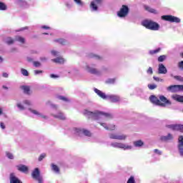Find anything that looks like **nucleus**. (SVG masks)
Returning <instances> with one entry per match:
<instances>
[{"instance_id": "1", "label": "nucleus", "mask_w": 183, "mask_h": 183, "mask_svg": "<svg viewBox=\"0 0 183 183\" xmlns=\"http://www.w3.org/2000/svg\"><path fill=\"white\" fill-rule=\"evenodd\" d=\"M84 115H86L89 118L97 121L99 124H100V125L104 127V129H110V131H114V129H115V125L112 124L107 126V124L104 123L105 121H108V119H111V118H112V114L109 113H105L98 110L94 112L85 110Z\"/></svg>"}, {"instance_id": "2", "label": "nucleus", "mask_w": 183, "mask_h": 183, "mask_svg": "<svg viewBox=\"0 0 183 183\" xmlns=\"http://www.w3.org/2000/svg\"><path fill=\"white\" fill-rule=\"evenodd\" d=\"M24 105H26L27 107H24V105H22L21 103H18L17 104V108H19V109H20V111H24V109H27L29 111V112H31V114H33L34 115H36L37 117H39V118H43L44 119H46L48 118V117H46L45 114L40 113L39 112H38V110L34 109L29 107H32V102L29 100H25L24 102Z\"/></svg>"}, {"instance_id": "3", "label": "nucleus", "mask_w": 183, "mask_h": 183, "mask_svg": "<svg viewBox=\"0 0 183 183\" xmlns=\"http://www.w3.org/2000/svg\"><path fill=\"white\" fill-rule=\"evenodd\" d=\"M94 92L100 97L102 99H107V101H110V102H119L121 101V98L118 95L114 94H105V93L102 92L101 90L98 89H94Z\"/></svg>"}, {"instance_id": "4", "label": "nucleus", "mask_w": 183, "mask_h": 183, "mask_svg": "<svg viewBox=\"0 0 183 183\" xmlns=\"http://www.w3.org/2000/svg\"><path fill=\"white\" fill-rule=\"evenodd\" d=\"M142 25L150 31H159V24L152 20H144L142 22Z\"/></svg>"}, {"instance_id": "5", "label": "nucleus", "mask_w": 183, "mask_h": 183, "mask_svg": "<svg viewBox=\"0 0 183 183\" xmlns=\"http://www.w3.org/2000/svg\"><path fill=\"white\" fill-rule=\"evenodd\" d=\"M110 146L112 147L113 148H119V149H124V151L132 149V146L118 142H112L110 144Z\"/></svg>"}, {"instance_id": "6", "label": "nucleus", "mask_w": 183, "mask_h": 183, "mask_svg": "<svg viewBox=\"0 0 183 183\" xmlns=\"http://www.w3.org/2000/svg\"><path fill=\"white\" fill-rule=\"evenodd\" d=\"M33 179L37 181L38 183H44V178L41 176V172L38 167L35 168L31 172Z\"/></svg>"}, {"instance_id": "7", "label": "nucleus", "mask_w": 183, "mask_h": 183, "mask_svg": "<svg viewBox=\"0 0 183 183\" xmlns=\"http://www.w3.org/2000/svg\"><path fill=\"white\" fill-rule=\"evenodd\" d=\"M73 131L74 133L79 137H82V135H85V137H91L92 135L91 132L86 129L74 128Z\"/></svg>"}, {"instance_id": "8", "label": "nucleus", "mask_w": 183, "mask_h": 183, "mask_svg": "<svg viewBox=\"0 0 183 183\" xmlns=\"http://www.w3.org/2000/svg\"><path fill=\"white\" fill-rule=\"evenodd\" d=\"M162 19H163V21H167L168 22L174 24H179L181 22V19L172 15L162 16Z\"/></svg>"}, {"instance_id": "9", "label": "nucleus", "mask_w": 183, "mask_h": 183, "mask_svg": "<svg viewBox=\"0 0 183 183\" xmlns=\"http://www.w3.org/2000/svg\"><path fill=\"white\" fill-rule=\"evenodd\" d=\"M129 14V8L127 5H122L120 10L117 12L119 18H125Z\"/></svg>"}, {"instance_id": "10", "label": "nucleus", "mask_w": 183, "mask_h": 183, "mask_svg": "<svg viewBox=\"0 0 183 183\" xmlns=\"http://www.w3.org/2000/svg\"><path fill=\"white\" fill-rule=\"evenodd\" d=\"M109 137L110 139H117L118 141H125L128 136L124 134H116V133H111L109 134Z\"/></svg>"}, {"instance_id": "11", "label": "nucleus", "mask_w": 183, "mask_h": 183, "mask_svg": "<svg viewBox=\"0 0 183 183\" xmlns=\"http://www.w3.org/2000/svg\"><path fill=\"white\" fill-rule=\"evenodd\" d=\"M86 71L94 75H101V71L95 69V64L87 65L85 67Z\"/></svg>"}, {"instance_id": "12", "label": "nucleus", "mask_w": 183, "mask_h": 183, "mask_svg": "<svg viewBox=\"0 0 183 183\" xmlns=\"http://www.w3.org/2000/svg\"><path fill=\"white\" fill-rule=\"evenodd\" d=\"M101 4V0H94L90 3V9L92 12H97L98 11V5Z\"/></svg>"}, {"instance_id": "13", "label": "nucleus", "mask_w": 183, "mask_h": 183, "mask_svg": "<svg viewBox=\"0 0 183 183\" xmlns=\"http://www.w3.org/2000/svg\"><path fill=\"white\" fill-rule=\"evenodd\" d=\"M167 128L172 129L173 131H179L183 132V125L182 124H168L167 125Z\"/></svg>"}, {"instance_id": "14", "label": "nucleus", "mask_w": 183, "mask_h": 183, "mask_svg": "<svg viewBox=\"0 0 183 183\" xmlns=\"http://www.w3.org/2000/svg\"><path fill=\"white\" fill-rule=\"evenodd\" d=\"M150 101L152 104H154V105H159V107H165V104H162L159 99L154 95L150 97Z\"/></svg>"}, {"instance_id": "15", "label": "nucleus", "mask_w": 183, "mask_h": 183, "mask_svg": "<svg viewBox=\"0 0 183 183\" xmlns=\"http://www.w3.org/2000/svg\"><path fill=\"white\" fill-rule=\"evenodd\" d=\"M51 117H54V118H56L57 119H61V121L66 119V117H65V114L61 112H57L56 114L52 113Z\"/></svg>"}, {"instance_id": "16", "label": "nucleus", "mask_w": 183, "mask_h": 183, "mask_svg": "<svg viewBox=\"0 0 183 183\" xmlns=\"http://www.w3.org/2000/svg\"><path fill=\"white\" fill-rule=\"evenodd\" d=\"M10 183H22L19 178L16 177L15 174L11 173L9 176Z\"/></svg>"}, {"instance_id": "17", "label": "nucleus", "mask_w": 183, "mask_h": 183, "mask_svg": "<svg viewBox=\"0 0 183 183\" xmlns=\"http://www.w3.org/2000/svg\"><path fill=\"white\" fill-rule=\"evenodd\" d=\"M168 72L167 67L163 64H159L158 67V74H165Z\"/></svg>"}, {"instance_id": "18", "label": "nucleus", "mask_w": 183, "mask_h": 183, "mask_svg": "<svg viewBox=\"0 0 183 183\" xmlns=\"http://www.w3.org/2000/svg\"><path fill=\"white\" fill-rule=\"evenodd\" d=\"M174 137L171 134H168L167 136H162L160 137V141L162 142H167V141H172Z\"/></svg>"}, {"instance_id": "19", "label": "nucleus", "mask_w": 183, "mask_h": 183, "mask_svg": "<svg viewBox=\"0 0 183 183\" xmlns=\"http://www.w3.org/2000/svg\"><path fill=\"white\" fill-rule=\"evenodd\" d=\"M169 92H178L179 91V85H172L167 88Z\"/></svg>"}, {"instance_id": "20", "label": "nucleus", "mask_w": 183, "mask_h": 183, "mask_svg": "<svg viewBox=\"0 0 183 183\" xmlns=\"http://www.w3.org/2000/svg\"><path fill=\"white\" fill-rule=\"evenodd\" d=\"M159 100H160V102H163L162 104H164V107L166 105H171V101L168 100V99H167V97H165L164 96L160 95L159 96Z\"/></svg>"}, {"instance_id": "21", "label": "nucleus", "mask_w": 183, "mask_h": 183, "mask_svg": "<svg viewBox=\"0 0 183 183\" xmlns=\"http://www.w3.org/2000/svg\"><path fill=\"white\" fill-rule=\"evenodd\" d=\"M18 171H20V172H28V167H26L24 164H19L16 166Z\"/></svg>"}, {"instance_id": "22", "label": "nucleus", "mask_w": 183, "mask_h": 183, "mask_svg": "<svg viewBox=\"0 0 183 183\" xmlns=\"http://www.w3.org/2000/svg\"><path fill=\"white\" fill-rule=\"evenodd\" d=\"M144 9L148 12H150V14H154V15H158V14H159V12L155 10V9H152L149 6H144Z\"/></svg>"}, {"instance_id": "23", "label": "nucleus", "mask_w": 183, "mask_h": 183, "mask_svg": "<svg viewBox=\"0 0 183 183\" xmlns=\"http://www.w3.org/2000/svg\"><path fill=\"white\" fill-rule=\"evenodd\" d=\"M172 99L177 102H183V96L181 95L173 94L172 95Z\"/></svg>"}, {"instance_id": "24", "label": "nucleus", "mask_w": 183, "mask_h": 183, "mask_svg": "<svg viewBox=\"0 0 183 183\" xmlns=\"http://www.w3.org/2000/svg\"><path fill=\"white\" fill-rule=\"evenodd\" d=\"M51 61L56 64H64V62H65V59H64L62 57H57L56 59H51Z\"/></svg>"}, {"instance_id": "25", "label": "nucleus", "mask_w": 183, "mask_h": 183, "mask_svg": "<svg viewBox=\"0 0 183 183\" xmlns=\"http://www.w3.org/2000/svg\"><path fill=\"white\" fill-rule=\"evenodd\" d=\"M51 169L55 172V174H59V167L54 164H51Z\"/></svg>"}, {"instance_id": "26", "label": "nucleus", "mask_w": 183, "mask_h": 183, "mask_svg": "<svg viewBox=\"0 0 183 183\" xmlns=\"http://www.w3.org/2000/svg\"><path fill=\"white\" fill-rule=\"evenodd\" d=\"M4 41L8 45H12L15 42V40L11 37H6Z\"/></svg>"}, {"instance_id": "27", "label": "nucleus", "mask_w": 183, "mask_h": 183, "mask_svg": "<svg viewBox=\"0 0 183 183\" xmlns=\"http://www.w3.org/2000/svg\"><path fill=\"white\" fill-rule=\"evenodd\" d=\"M15 41L20 42V44H25V39H24V37H21L20 36H16Z\"/></svg>"}, {"instance_id": "28", "label": "nucleus", "mask_w": 183, "mask_h": 183, "mask_svg": "<svg viewBox=\"0 0 183 183\" xmlns=\"http://www.w3.org/2000/svg\"><path fill=\"white\" fill-rule=\"evenodd\" d=\"M21 89L24 91V94H29L30 89L29 86H21Z\"/></svg>"}, {"instance_id": "29", "label": "nucleus", "mask_w": 183, "mask_h": 183, "mask_svg": "<svg viewBox=\"0 0 183 183\" xmlns=\"http://www.w3.org/2000/svg\"><path fill=\"white\" fill-rule=\"evenodd\" d=\"M6 9H8L6 4L0 1V11H6Z\"/></svg>"}, {"instance_id": "30", "label": "nucleus", "mask_w": 183, "mask_h": 183, "mask_svg": "<svg viewBox=\"0 0 183 183\" xmlns=\"http://www.w3.org/2000/svg\"><path fill=\"white\" fill-rule=\"evenodd\" d=\"M160 51H161V48H158V49H156L154 50H150L149 51V54L150 55H155V54H158V52H160Z\"/></svg>"}, {"instance_id": "31", "label": "nucleus", "mask_w": 183, "mask_h": 183, "mask_svg": "<svg viewBox=\"0 0 183 183\" xmlns=\"http://www.w3.org/2000/svg\"><path fill=\"white\" fill-rule=\"evenodd\" d=\"M134 147H142L144 145V142L141 140H138L134 142Z\"/></svg>"}, {"instance_id": "32", "label": "nucleus", "mask_w": 183, "mask_h": 183, "mask_svg": "<svg viewBox=\"0 0 183 183\" xmlns=\"http://www.w3.org/2000/svg\"><path fill=\"white\" fill-rule=\"evenodd\" d=\"M56 42H59V44H61V45H66V40L64 39H59L57 40H55Z\"/></svg>"}, {"instance_id": "33", "label": "nucleus", "mask_w": 183, "mask_h": 183, "mask_svg": "<svg viewBox=\"0 0 183 183\" xmlns=\"http://www.w3.org/2000/svg\"><path fill=\"white\" fill-rule=\"evenodd\" d=\"M21 73L22 74V75H24V76H28L29 75V73L28 72V70H26L25 69H21Z\"/></svg>"}, {"instance_id": "34", "label": "nucleus", "mask_w": 183, "mask_h": 183, "mask_svg": "<svg viewBox=\"0 0 183 183\" xmlns=\"http://www.w3.org/2000/svg\"><path fill=\"white\" fill-rule=\"evenodd\" d=\"M58 99H60L61 101H64V102H68L69 99L64 96H59L57 97Z\"/></svg>"}, {"instance_id": "35", "label": "nucleus", "mask_w": 183, "mask_h": 183, "mask_svg": "<svg viewBox=\"0 0 183 183\" xmlns=\"http://www.w3.org/2000/svg\"><path fill=\"white\" fill-rule=\"evenodd\" d=\"M165 59H167V56H165V55H162L158 57L159 62H164V61H165Z\"/></svg>"}, {"instance_id": "36", "label": "nucleus", "mask_w": 183, "mask_h": 183, "mask_svg": "<svg viewBox=\"0 0 183 183\" xmlns=\"http://www.w3.org/2000/svg\"><path fill=\"white\" fill-rule=\"evenodd\" d=\"M127 183H137L135 182V177H134V176H131Z\"/></svg>"}, {"instance_id": "37", "label": "nucleus", "mask_w": 183, "mask_h": 183, "mask_svg": "<svg viewBox=\"0 0 183 183\" xmlns=\"http://www.w3.org/2000/svg\"><path fill=\"white\" fill-rule=\"evenodd\" d=\"M75 4L79 5V6H84V2L81 0H74Z\"/></svg>"}, {"instance_id": "38", "label": "nucleus", "mask_w": 183, "mask_h": 183, "mask_svg": "<svg viewBox=\"0 0 183 183\" xmlns=\"http://www.w3.org/2000/svg\"><path fill=\"white\" fill-rule=\"evenodd\" d=\"M178 149L181 157H183V146L179 144Z\"/></svg>"}, {"instance_id": "39", "label": "nucleus", "mask_w": 183, "mask_h": 183, "mask_svg": "<svg viewBox=\"0 0 183 183\" xmlns=\"http://www.w3.org/2000/svg\"><path fill=\"white\" fill-rule=\"evenodd\" d=\"M116 79H108L106 81V84H115Z\"/></svg>"}, {"instance_id": "40", "label": "nucleus", "mask_w": 183, "mask_h": 183, "mask_svg": "<svg viewBox=\"0 0 183 183\" xmlns=\"http://www.w3.org/2000/svg\"><path fill=\"white\" fill-rule=\"evenodd\" d=\"M173 78L177 81H181L182 82H183V77L181 76H174Z\"/></svg>"}, {"instance_id": "41", "label": "nucleus", "mask_w": 183, "mask_h": 183, "mask_svg": "<svg viewBox=\"0 0 183 183\" xmlns=\"http://www.w3.org/2000/svg\"><path fill=\"white\" fill-rule=\"evenodd\" d=\"M148 88H149V89H151V90H152V89H156V88H157V84H148Z\"/></svg>"}, {"instance_id": "42", "label": "nucleus", "mask_w": 183, "mask_h": 183, "mask_svg": "<svg viewBox=\"0 0 183 183\" xmlns=\"http://www.w3.org/2000/svg\"><path fill=\"white\" fill-rule=\"evenodd\" d=\"M178 141H179V145L183 146V136H179Z\"/></svg>"}, {"instance_id": "43", "label": "nucleus", "mask_w": 183, "mask_h": 183, "mask_svg": "<svg viewBox=\"0 0 183 183\" xmlns=\"http://www.w3.org/2000/svg\"><path fill=\"white\" fill-rule=\"evenodd\" d=\"M6 157L9 159H14V154L12 153L6 152Z\"/></svg>"}, {"instance_id": "44", "label": "nucleus", "mask_w": 183, "mask_h": 183, "mask_svg": "<svg viewBox=\"0 0 183 183\" xmlns=\"http://www.w3.org/2000/svg\"><path fill=\"white\" fill-rule=\"evenodd\" d=\"M51 55H53L54 56H59V52L53 50L51 51Z\"/></svg>"}, {"instance_id": "45", "label": "nucleus", "mask_w": 183, "mask_h": 183, "mask_svg": "<svg viewBox=\"0 0 183 183\" xmlns=\"http://www.w3.org/2000/svg\"><path fill=\"white\" fill-rule=\"evenodd\" d=\"M147 72V74H149V75H152V74H154V71L152 70V67H149Z\"/></svg>"}, {"instance_id": "46", "label": "nucleus", "mask_w": 183, "mask_h": 183, "mask_svg": "<svg viewBox=\"0 0 183 183\" xmlns=\"http://www.w3.org/2000/svg\"><path fill=\"white\" fill-rule=\"evenodd\" d=\"M45 157H46V154H41L39 157V161L41 162L42 161V159H44V158H45Z\"/></svg>"}, {"instance_id": "47", "label": "nucleus", "mask_w": 183, "mask_h": 183, "mask_svg": "<svg viewBox=\"0 0 183 183\" xmlns=\"http://www.w3.org/2000/svg\"><path fill=\"white\" fill-rule=\"evenodd\" d=\"M90 58H95V59H101V56L95 54H91Z\"/></svg>"}, {"instance_id": "48", "label": "nucleus", "mask_w": 183, "mask_h": 183, "mask_svg": "<svg viewBox=\"0 0 183 183\" xmlns=\"http://www.w3.org/2000/svg\"><path fill=\"white\" fill-rule=\"evenodd\" d=\"M154 153L157 154V155H162V152L159 151L158 149H155L154 150Z\"/></svg>"}, {"instance_id": "49", "label": "nucleus", "mask_w": 183, "mask_h": 183, "mask_svg": "<svg viewBox=\"0 0 183 183\" xmlns=\"http://www.w3.org/2000/svg\"><path fill=\"white\" fill-rule=\"evenodd\" d=\"M66 8H68L69 9H71V8H72V6H73V4H72V3L67 2V3H66Z\"/></svg>"}, {"instance_id": "50", "label": "nucleus", "mask_w": 183, "mask_h": 183, "mask_svg": "<svg viewBox=\"0 0 183 183\" xmlns=\"http://www.w3.org/2000/svg\"><path fill=\"white\" fill-rule=\"evenodd\" d=\"M34 65L36 68L41 66V63L39 61H34Z\"/></svg>"}, {"instance_id": "51", "label": "nucleus", "mask_w": 183, "mask_h": 183, "mask_svg": "<svg viewBox=\"0 0 183 183\" xmlns=\"http://www.w3.org/2000/svg\"><path fill=\"white\" fill-rule=\"evenodd\" d=\"M39 74H42V70H34V74L39 75Z\"/></svg>"}, {"instance_id": "52", "label": "nucleus", "mask_w": 183, "mask_h": 183, "mask_svg": "<svg viewBox=\"0 0 183 183\" xmlns=\"http://www.w3.org/2000/svg\"><path fill=\"white\" fill-rule=\"evenodd\" d=\"M48 104L50 105V106L51 107V108H54V109H56V108H57L56 105H55V104L51 103V102H48Z\"/></svg>"}, {"instance_id": "53", "label": "nucleus", "mask_w": 183, "mask_h": 183, "mask_svg": "<svg viewBox=\"0 0 183 183\" xmlns=\"http://www.w3.org/2000/svg\"><path fill=\"white\" fill-rule=\"evenodd\" d=\"M23 6L24 8H28L29 5L28 3L25 1H23Z\"/></svg>"}, {"instance_id": "54", "label": "nucleus", "mask_w": 183, "mask_h": 183, "mask_svg": "<svg viewBox=\"0 0 183 183\" xmlns=\"http://www.w3.org/2000/svg\"><path fill=\"white\" fill-rule=\"evenodd\" d=\"M50 78L55 79V78H59V76L56 74H50Z\"/></svg>"}, {"instance_id": "55", "label": "nucleus", "mask_w": 183, "mask_h": 183, "mask_svg": "<svg viewBox=\"0 0 183 183\" xmlns=\"http://www.w3.org/2000/svg\"><path fill=\"white\" fill-rule=\"evenodd\" d=\"M153 79L157 82H159V79H160L159 77H157V76H153Z\"/></svg>"}, {"instance_id": "56", "label": "nucleus", "mask_w": 183, "mask_h": 183, "mask_svg": "<svg viewBox=\"0 0 183 183\" xmlns=\"http://www.w3.org/2000/svg\"><path fill=\"white\" fill-rule=\"evenodd\" d=\"M0 127H1V129H5V124H4V123L1 122V123L0 124Z\"/></svg>"}, {"instance_id": "57", "label": "nucleus", "mask_w": 183, "mask_h": 183, "mask_svg": "<svg viewBox=\"0 0 183 183\" xmlns=\"http://www.w3.org/2000/svg\"><path fill=\"white\" fill-rule=\"evenodd\" d=\"M42 29H51V27L47 26H41Z\"/></svg>"}, {"instance_id": "58", "label": "nucleus", "mask_w": 183, "mask_h": 183, "mask_svg": "<svg viewBox=\"0 0 183 183\" xmlns=\"http://www.w3.org/2000/svg\"><path fill=\"white\" fill-rule=\"evenodd\" d=\"M2 75H3L4 78H8V76H9L8 73H3Z\"/></svg>"}, {"instance_id": "59", "label": "nucleus", "mask_w": 183, "mask_h": 183, "mask_svg": "<svg viewBox=\"0 0 183 183\" xmlns=\"http://www.w3.org/2000/svg\"><path fill=\"white\" fill-rule=\"evenodd\" d=\"M179 91H183V85H179Z\"/></svg>"}, {"instance_id": "60", "label": "nucleus", "mask_w": 183, "mask_h": 183, "mask_svg": "<svg viewBox=\"0 0 183 183\" xmlns=\"http://www.w3.org/2000/svg\"><path fill=\"white\" fill-rule=\"evenodd\" d=\"M41 61H46V58L45 57H41Z\"/></svg>"}, {"instance_id": "61", "label": "nucleus", "mask_w": 183, "mask_h": 183, "mask_svg": "<svg viewBox=\"0 0 183 183\" xmlns=\"http://www.w3.org/2000/svg\"><path fill=\"white\" fill-rule=\"evenodd\" d=\"M4 62V59L0 56V63Z\"/></svg>"}, {"instance_id": "62", "label": "nucleus", "mask_w": 183, "mask_h": 183, "mask_svg": "<svg viewBox=\"0 0 183 183\" xmlns=\"http://www.w3.org/2000/svg\"><path fill=\"white\" fill-rule=\"evenodd\" d=\"M0 115H2V109L0 107Z\"/></svg>"}, {"instance_id": "63", "label": "nucleus", "mask_w": 183, "mask_h": 183, "mask_svg": "<svg viewBox=\"0 0 183 183\" xmlns=\"http://www.w3.org/2000/svg\"><path fill=\"white\" fill-rule=\"evenodd\" d=\"M15 51H16V49H11V52H15Z\"/></svg>"}, {"instance_id": "64", "label": "nucleus", "mask_w": 183, "mask_h": 183, "mask_svg": "<svg viewBox=\"0 0 183 183\" xmlns=\"http://www.w3.org/2000/svg\"><path fill=\"white\" fill-rule=\"evenodd\" d=\"M159 81L160 82H164V79H159Z\"/></svg>"}]
</instances>
